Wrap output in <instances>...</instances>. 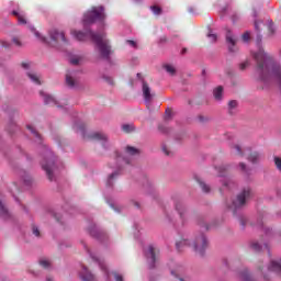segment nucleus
<instances>
[{
  "instance_id": "4",
  "label": "nucleus",
  "mask_w": 281,
  "mask_h": 281,
  "mask_svg": "<svg viewBox=\"0 0 281 281\" xmlns=\"http://www.w3.org/2000/svg\"><path fill=\"white\" fill-rule=\"evenodd\" d=\"M54 153L52 150H46V158L42 161V168L45 170L48 179L54 181V170H56V162H54Z\"/></svg>"
},
{
  "instance_id": "48",
  "label": "nucleus",
  "mask_w": 281,
  "mask_h": 281,
  "mask_svg": "<svg viewBox=\"0 0 281 281\" xmlns=\"http://www.w3.org/2000/svg\"><path fill=\"white\" fill-rule=\"evenodd\" d=\"M258 25H260V22L255 21V30H257V32H258V30H260V29L258 27Z\"/></svg>"
},
{
  "instance_id": "5",
  "label": "nucleus",
  "mask_w": 281,
  "mask_h": 281,
  "mask_svg": "<svg viewBox=\"0 0 281 281\" xmlns=\"http://www.w3.org/2000/svg\"><path fill=\"white\" fill-rule=\"evenodd\" d=\"M233 148L236 155H239V157H243V155H248V161L251 164H257V161H260V154H258V151H251L249 148L243 150L239 145H235Z\"/></svg>"
},
{
  "instance_id": "1",
  "label": "nucleus",
  "mask_w": 281,
  "mask_h": 281,
  "mask_svg": "<svg viewBox=\"0 0 281 281\" xmlns=\"http://www.w3.org/2000/svg\"><path fill=\"white\" fill-rule=\"evenodd\" d=\"M71 36L76 38V41H87V38H91L93 43L97 45V49L101 56L105 60H109L111 56V44L109 40H106V35L104 33H93L91 31H71Z\"/></svg>"
},
{
  "instance_id": "36",
  "label": "nucleus",
  "mask_w": 281,
  "mask_h": 281,
  "mask_svg": "<svg viewBox=\"0 0 281 281\" xmlns=\"http://www.w3.org/2000/svg\"><path fill=\"white\" fill-rule=\"evenodd\" d=\"M117 176V172H113L112 175L109 176L108 178V186H111L113 182V179Z\"/></svg>"
},
{
  "instance_id": "38",
  "label": "nucleus",
  "mask_w": 281,
  "mask_h": 281,
  "mask_svg": "<svg viewBox=\"0 0 281 281\" xmlns=\"http://www.w3.org/2000/svg\"><path fill=\"white\" fill-rule=\"evenodd\" d=\"M75 131L78 133V131H81L82 134H85V125H74Z\"/></svg>"
},
{
  "instance_id": "53",
  "label": "nucleus",
  "mask_w": 281,
  "mask_h": 281,
  "mask_svg": "<svg viewBox=\"0 0 281 281\" xmlns=\"http://www.w3.org/2000/svg\"><path fill=\"white\" fill-rule=\"evenodd\" d=\"M134 1H136V3H139V1H142V0H134Z\"/></svg>"
},
{
  "instance_id": "18",
  "label": "nucleus",
  "mask_w": 281,
  "mask_h": 281,
  "mask_svg": "<svg viewBox=\"0 0 281 281\" xmlns=\"http://www.w3.org/2000/svg\"><path fill=\"white\" fill-rule=\"evenodd\" d=\"M27 77L32 82H34V85H41V76L35 72H27Z\"/></svg>"
},
{
  "instance_id": "54",
  "label": "nucleus",
  "mask_w": 281,
  "mask_h": 281,
  "mask_svg": "<svg viewBox=\"0 0 281 281\" xmlns=\"http://www.w3.org/2000/svg\"><path fill=\"white\" fill-rule=\"evenodd\" d=\"M224 186H229V184L227 182H225Z\"/></svg>"
},
{
  "instance_id": "21",
  "label": "nucleus",
  "mask_w": 281,
  "mask_h": 281,
  "mask_svg": "<svg viewBox=\"0 0 281 281\" xmlns=\"http://www.w3.org/2000/svg\"><path fill=\"white\" fill-rule=\"evenodd\" d=\"M26 128L32 133L33 137H35L36 142L41 144V135L38 132H36V130H34V126L27 125Z\"/></svg>"
},
{
  "instance_id": "31",
  "label": "nucleus",
  "mask_w": 281,
  "mask_h": 281,
  "mask_svg": "<svg viewBox=\"0 0 281 281\" xmlns=\"http://www.w3.org/2000/svg\"><path fill=\"white\" fill-rule=\"evenodd\" d=\"M207 38H210L211 43H216L217 36H216V34L212 33V30H209Z\"/></svg>"
},
{
  "instance_id": "47",
  "label": "nucleus",
  "mask_w": 281,
  "mask_h": 281,
  "mask_svg": "<svg viewBox=\"0 0 281 281\" xmlns=\"http://www.w3.org/2000/svg\"><path fill=\"white\" fill-rule=\"evenodd\" d=\"M23 69H30V63H22Z\"/></svg>"
},
{
  "instance_id": "44",
  "label": "nucleus",
  "mask_w": 281,
  "mask_h": 281,
  "mask_svg": "<svg viewBox=\"0 0 281 281\" xmlns=\"http://www.w3.org/2000/svg\"><path fill=\"white\" fill-rule=\"evenodd\" d=\"M33 234L34 236H41V232L38 231V227H33Z\"/></svg>"
},
{
  "instance_id": "9",
  "label": "nucleus",
  "mask_w": 281,
  "mask_h": 281,
  "mask_svg": "<svg viewBox=\"0 0 281 281\" xmlns=\"http://www.w3.org/2000/svg\"><path fill=\"white\" fill-rule=\"evenodd\" d=\"M144 251H145V256L147 258V262L149 265V268L153 269V267H155V262H156L155 247L148 246L147 248H145Z\"/></svg>"
},
{
  "instance_id": "3",
  "label": "nucleus",
  "mask_w": 281,
  "mask_h": 281,
  "mask_svg": "<svg viewBox=\"0 0 281 281\" xmlns=\"http://www.w3.org/2000/svg\"><path fill=\"white\" fill-rule=\"evenodd\" d=\"M104 19H106V15L104 14V7H93L90 11L83 14V27L92 25L95 21H104Z\"/></svg>"
},
{
  "instance_id": "49",
  "label": "nucleus",
  "mask_w": 281,
  "mask_h": 281,
  "mask_svg": "<svg viewBox=\"0 0 281 281\" xmlns=\"http://www.w3.org/2000/svg\"><path fill=\"white\" fill-rule=\"evenodd\" d=\"M247 65H248L247 63H244V64H240L239 67H240V69H245L247 67Z\"/></svg>"
},
{
  "instance_id": "26",
  "label": "nucleus",
  "mask_w": 281,
  "mask_h": 281,
  "mask_svg": "<svg viewBox=\"0 0 281 281\" xmlns=\"http://www.w3.org/2000/svg\"><path fill=\"white\" fill-rule=\"evenodd\" d=\"M122 131L124 133H133V131H135V125H133V124H124V125H122Z\"/></svg>"
},
{
  "instance_id": "11",
  "label": "nucleus",
  "mask_w": 281,
  "mask_h": 281,
  "mask_svg": "<svg viewBox=\"0 0 281 281\" xmlns=\"http://www.w3.org/2000/svg\"><path fill=\"white\" fill-rule=\"evenodd\" d=\"M92 260H94V262H97L101 269V271H103L104 276L106 278H110L111 273H109V269H106V266H104V261L102 259H100V257L98 256H93L92 254H90Z\"/></svg>"
},
{
  "instance_id": "50",
  "label": "nucleus",
  "mask_w": 281,
  "mask_h": 281,
  "mask_svg": "<svg viewBox=\"0 0 281 281\" xmlns=\"http://www.w3.org/2000/svg\"><path fill=\"white\" fill-rule=\"evenodd\" d=\"M111 205V207H113V210L115 211V212H120V210H117L116 207H115V204H110Z\"/></svg>"
},
{
  "instance_id": "30",
  "label": "nucleus",
  "mask_w": 281,
  "mask_h": 281,
  "mask_svg": "<svg viewBox=\"0 0 281 281\" xmlns=\"http://www.w3.org/2000/svg\"><path fill=\"white\" fill-rule=\"evenodd\" d=\"M176 210L180 214V216L182 217L183 216V212L186 211V207H183V204L182 203H178L176 205Z\"/></svg>"
},
{
  "instance_id": "23",
  "label": "nucleus",
  "mask_w": 281,
  "mask_h": 281,
  "mask_svg": "<svg viewBox=\"0 0 281 281\" xmlns=\"http://www.w3.org/2000/svg\"><path fill=\"white\" fill-rule=\"evenodd\" d=\"M92 139H98L99 142H106V135L102 133H94L91 135Z\"/></svg>"
},
{
  "instance_id": "12",
  "label": "nucleus",
  "mask_w": 281,
  "mask_h": 281,
  "mask_svg": "<svg viewBox=\"0 0 281 281\" xmlns=\"http://www.w3.org/2000/svg\"><path fill=\"white\" fill-rule=\"evenodd\" d=\"M268 271H272L274 273H281V259L270 261Z\"/></svg>"
},
{
  "instance_id": "46",
  "label": "nucleus",
  "mask_w": 281,
  "mask_h": 281,
  "mask_svg": "<svg viewBox=\"0 0 281 281\" xmlns=\"http://www.w3.org/2000/svg\"><path fill=\"white\" fill-rule=\"evenodd\" d=\"M115 281H123L122 276L114 273Z\"/></svg>"
},
{
  "instance_id": "6",
  "label": "nucleus",
  "mask_w": 281,
  "mask_h": 281,
  "mask_svg": "<svg viewBox=\"0 0 281 281\" xmlns=\"http://www.w3.org/2000/svg\"><path fill=\"white\" fill-rule=\"evenodd\" d=\"M251 196V189H244L240 194L237 195L236 200L233 202V210H239L243 207L245 203H247V199Z\"/></svg>"
},
{
  "instance_id": "17",
  "label": "nucleus",
  "mask_w": 281,
  "mask_h": 281,
  "mask_svg": "<svg viewBox=\"0 0 281 281\" xmlns=\"http://www.w3.org/2000/svg\"><path fill=\"white\" fill-rule=\"evenodd\" d=\"M31 32L34 33V35L36 36V38H38V41H41V43H46V45H49V42H47V38L42 36L41 33H38V31H36V29H34L33 26L30 27Z\"/></svg>"
},
{
  "instance_id": "29",
  "label": "nucleus",
  "mask_w": 281,
  "mask_h": 281,
  "mask_svg": "<svg viewBox=\"0 0 281 281\" xmlns=\"http://www.w3.org/2000/svg\"><path fill=\"white\" fill-rule=\"evenodd\" d=\"M40 265L44 269H49V267H52V262L48 259H41Z\"/></svg>"
},
{
  "instance_id": "33",
  "label": "nucleus",
  "mask_w": 281,
  "mask_h": 281,
  "mask_svg": "<svg viewBox=\"0 0 281 281\" xmlns=\"http://www.w3.org/2000/svg\"><path fill=\"white\" fill-rule=\"evenodd\" d=\"M150 10H151V12H153L154 14H156V15L161 14V8H159V7H157V5L150 7Z\"/></svg>"
},
{
  "instance_id": "25",
  "label": "nucleus",
  "mask_w": 281,
  "mask_h": 281,
  "mask_svg": "<svg viewBox=\"0 0 281 281\" xmlns=\"http://www.w3.org/2000/svg\"><path fill=\"white\" fill-rule=\"evenodd\" d=\"M81 61H82V57H80L78 55L69 58L70 65H80Z\"/></svg>"
},
{
  "instance_id": "37",
  "label": "nucleus",
  "mask_w": 281,
  "mask_h": 281,
  "mask_svg": "<svg viewBox=\"0 0 281 281\" xmlns=\"http://www.w3.org/2000/svg\"><path fill=\"white\" fill-rule=\"evenodd\" d=\"M12 42L14 43V45H16V47H21L23 44L21 43V40H19V37H13Z\"/></svg>"
},
{
  "instance_id": "19",
  "label": "nucleus",
  "mask_w": 281,
  "mask_h": 281,
  "mask_svg": "<svg viewBox=\"0 0 281 281\" xmlns=\"http://www.w3.org/2000/svg\"><path fill=\"white\" fill-rule=\"evenodd\" d=\"M125 153H126L127 157H135V155L139 154V149H137L135 147L127 146L125 149Z\"/></svg>"
},
{
  "instance_id": "8",
  "label": "nucleus",
  "mask_w": 281,
  "mask_h": 281,
  "mask_svg": "<svg viewBox=\"0 0 281 281\" xmlns=\"http://www.w3.org/2000/svg\"><path fill=\"white\" fill-rule=\"evenodd\" d=\"M137 78H138V80H140V82L143 85V98H144V101L146 102V104H149L150 100H153V97L155 94L150 91V87H148V83H146L144 81V79H142V74H137Z\"/></svg>"
},
{
  "instance_id": "32",
  "label": "nucleus",
  "mask_w": 281,
  "mask_h": 281,
  "mask_svg": "<svg viewBox=\"0 0 281 281\" xmlns=\"http://www.w3.org/2000/svg\"><path fill=\"white\" fill-rule=\"evenodd\" d=\"M251 249H254V251H260L262 249V246H260V244L258 241H254L250 245Z\"/></svg>"
},
{
  "instance_id": "2",
  "label": "nucleus",
  "mask_w": 281,
  "mask_h": 281,
  "mask_svg": "<svg viewBox=\"0 0 281 281\" xmlns=\"http://www.w3.org/2000/svg\"><path fill=\"white\" fill-rule=\"evenodd\" d=\"M176 247L178 251H183V247H192L195 254L203 256L207 249V237H205L203 234H200L195 237L192 244H190L189 239L183 238L182 240L176 243Z\"/></svg>"
},
{
  "instance_id": "14",
  "label": "nucleus",
  "mask_w": 281,
  "mask_h": 281,
  "mask_svg": "<svg viewBox=\"0 0 281 281\" xmlns=\"http://www.w3.org/2000/svg\"><path fill=\"white\" fill-rule=\"evenodd\" d=\"M183 273H186V268H183V266H177L175 270H171V276L179 278V281H186V279L181 277Z\"/></svg>"
},
{
  "instance_id": "15",
  "label": "nucleus",
  "mask_w": 281,
  "mask_h": 281,
  "mask_svg": "<svg viewBox=\"0 0 281 281\" xmlns=\"http://www.w3.org/2000/svg\"><path fill=\"white\" fill-rule=\"evenodd\" d=\"M40 95L43 98L45 104H58L56 99L53 95L47 94V92L40 91Z\"/></svg>"
},
{
  "instance_id": "28",
  "label": "nucleus",
  "mask_w": 281,
  "mask_h": 281,
  "mask_svg": "<svg viewBox=\"0 0 281 281\" xmlns=\"http://www.w3.org/2000/svg\"><path fill=\"white\" fill-rule=\"evenodd\" d=\"M165 69L167 71V74H169L170 76H175L177 69H175V66L172 65H165Z\"/></svg>"
},
{
  "instance_id": "41",
  "label": "nucleus",
  "mask_w": 281,
  "mask_h": 281,
  "mask_svg": "<svg viewBox=\"0 0 281 281\" xmlns=\"http://www.w3.org/2000/svg\"><path fill=\"white\" fill-rule=\"evenodd\" d=\"M0 45H1L2 47L8 48V47H10V42H8V41H5V40H2V41H0Z\"/></svg>"
},
{
  "instance_id": "43",
  "label": "nucleus",
  "mask_w": 281,
  "mask_h": 281,
  "mask_svg": "<svg viewBox=\"0 0 281 281\" xmlns=\"http://www.w3.org/2000/svg\"><path fill=\"white\" fill-rule=\"evenodd\" d=\"M103 79L105 82H108V85H113V79L111 77L103 76Z\"/></svg>"
},
{
  "instance_id": "24",
  "label": "nucleus",
  "mask_w": 281,
  "mask_h": 281,
  "mask_svg": "<svg viewBox=\"0 0 281 281\" xmlns=\"http://www.w3.org/2000/svg\"><path fill=\"white\" fill-rule=\"evenodd\" d=\"M240 280L241 281H254L251 278V274H249L248 270H245L244 272L240 273Z\"/></svg>"
},
{
  "instance_id": "52",
  "label": "nucleus",
  "mask_w": 281,
  "mask_h": 281,
  "mask_svg": "<svg viewBox=\"0 0 281 281\" xmlns=\"http://www.w3.org/2000/svg\"><path fill=\"white\" fill-rule=\"evenodd\" d=\"M164 151L166 153V155H168V151L166 150V148H164Z\"/></svg>"
},
{
  "instance_id": "51",
  "label": "nucleus",
  "mask_w": 281,
  "mask_h": 281,
  "mask_svg": "<svg viewBox=\"0 0 281 281\" xmlns=\"http://www.w3.org/2000/svg\"><path fill=\"white\" fill-rule=\"evenodd\" d=\"M46 281H54V279L53 278H47Z\"/></svg>"
},
{
  "instance_id": "13",
  "label": "nucleus",
  "mask_w": 281,
  "mask_h": 281,
  "mask_svg": "<svg viewBox=\"0 0 281 281\" xmlns=\"http://www.w3.org/2000/svg\"><path fill=\"white\" fill-rule=\"evenodd\" d=\"M80 278L82 281H95V277L85 266L80 272Z\"/></svg>"
},
{
  "instance_id": "27",
  "label": "nucleus",
  "mask_w": 281,
  "mask_h": 281,
  "mask_svg": "<svg viewBox=\"0 0 281 281\" xmlns=\"http://www.w3.org/2000/svg\"><path fill=\"white\" fill-rule=\"evenodd\" d=\"M66 85H68V87H75V81H74V77L70 74L66 75Z\"/></svg>"
},
{
  "instance_id": "10",
  "label": "nucleus",
  "mask_w": 281,
  "mask_h": 281,
  "mask_svg": "<svg viewBox=\"0 0 281 281\" xmlns=\"http://www.w3.org/2000/svg\"><path fill=\"white\" fill-rule=\"evenodd\" d=\"M226 43L228 45L229 52H236V36H234V34H232V31L229 30L226 31Z\"/></svg>"
},
{
  "instance_id": "20",
  "label": "nucleus",
  "mask_w": 281,
  "mask_h": 281,
  "mask_svg": "<svg viewBox=\"0 0 281 281\" xmlns=\"http://www.w3.org/2000/svg\"><path fill=\"white\" fill-rule=\"evenodd\" d=\"M213 95L215 100H222L223 99V87H217L213 90Z\"/></svg>"
},
{
  "instance_id": "45",
  "label": "nucleus",
  "mask_w": 281,
  "mask_h": 281,
  "mask_svg": "<svg viewBox=\"0 0 281 281\" xmlns=\"http://www.w3.org/2000/svg\"><path fill=\"white\" fill-rule=\"evenodd\" d=\"M117 161H125V164H130V161L122 156H117Z\"/></svg>"
},
{
  "instance_id": "22",
  "label": "nucleus",
  "mask_w": 281,
  "mask_h": 281,
  "mask_svg": "<svg viewBox=\"0 0 281 281\" xmlns=\"http://www.w3.org/2000/svg\"><path fill=\"white\" fill-rule=\"evenodd\" d=\"M0 216L1 218H8L10 216L8 209H5V206L1 202H0Z\"/></svg>"
},
{
  "instance_id": "35",
  "label": "nucleus",
  "mask_w": 281,
  "mask_h": 281,
  "mask_svg": "<svg viewBox=\"0 0 281 281\" xmlns=\"http://www.w3.org/2000/svg\"><path fill=\"white\" fill-rule=\"evenodd\" d=\"M239 168H240L241 172L249 175V169H247V165H245L244 162H240Z\"/></svg>"
},
{
  "instance_id": "39",
  "label": "nucleus",
  "mask_w": 281,
  "mask_h": 281,
  "mask_svg": "<svg viewBox=\"0 0 281 281\" xmlns=\"http://www.w3.org/2000/svg\"><path fill=\"white\" fill-rule=\"evenodd\" d=\"M249 38H250L249 32L244 33L243 35L244 43H249Z\"/></svg>"
},
{
  "instance_id": "42",
  "label": "nucleus",
  "mask_w": 281,
  "mask_h": 281,
  "mask_svg": "<svg viewBox=\"0 0 281 281\" xmlns=\"http://www.w3.org/2000/svg\"><path fill=\"white\" fill-rule=\"evenodd\" d=\"M126 43L130 47H137V43H135V41L127 40Z\"/></svg>"
},
{
  "instance_id": "16",
  "label": "nucleus",
  "mask_w": 281,
  "mask_h": 281,
  "mask_svg": "<svg viewBox=\"0 0 281 281\" xmlns=\"http://www.w3.org/2000/svg\"><path fill=\"white\" fill-rule=\"evenodd\" d=\"M12 14H14V16H18V23L20 25H25V23H27V21H25V16L21 11H13Z\"/></svg>"
},
{
  "instance_id": "34",
  "label": "nucleus",
  "mask_w": 281,
  "mask_h": 281,
  "mask_svg": "<svg viewBox=\"0 0 281 281\" xmlns=\"http://www.w3.org/2000/svg\"><path fill=\"white\" fill-rule=\"evenodd\" d=\"M200 188L205 192H210V186L205 184L203 181H199Z\"/></svg>"
},
{
  "instance_id": "7",
  "label": "nucleus",
  "mask_w": 281,
  "mask_h": 281,
  "mask_svg": "<svg viewBox=\"0 0 281 281\" xmlns=\"http://www.w3.org/2000/svg\"><path fill=\"white\" fill-rule=\"evenodd\" d=\"M49 37H50V41H54V43L61 42L64 43V45H67L68 43L67 37H65V32L59 31L58 29L50 30Z\"/></svg>"
},
{
  "instance_id": "40",
  "label": "nucleus",
  "mask_w": 281,
  "mask_h": 281,
  "mask_svg": "<svg viewBox=\"0 0 281 281\" xmlns=\"http://www.w3.org/2000/svg\"><path fill=\"white\" fill-rule=\"evenodd\" d=\"M236 106H238V102L236 101H229L228 103V108L232 110V109H236Z\"/></svg>"
}]
</instances>
